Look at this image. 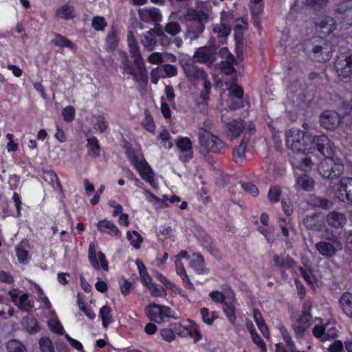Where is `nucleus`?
<instances>
[{
  "mask_svg": "<svg viewBox=\"0 0 352 352\" xmlns=\"http://www.w3.org/2000/svg\"><path fill=\"white\" fill-rule=\"evenodd\" d=\"M196 63L194 60L182 61L181 65L186 77L192 85H197L200 81L203 82L204 90L201 92L200 97L206 101L209 98L211 83L206 72L202 67H198Z\"/></svg>",
  "mask_w": 352,
  "mask_h": 352,
  "instance_id": "nucleus-2",
  "label": "nucleus"
},
{
  "mask_svg": "<svg viewBox=\"0 0 352 352\" xmlns=\"http://www.w3.org/2000/svg\"><path fill=\"white\" fill-rule=\"evenodd\" d=\"M326 221L329 226L338 229L342 228L345 226L347 219L344 213L333 210L327 214Z\"/></svg>",
  "mask_w": 352,
  "mask_h": 352,
  "instance_id": "nucleus-16",
  "label": "nucleus"
},
{
  "mask_svg": "<svg viewBox=\"0 0 352 352\" xmlns=\"http://www.w3.org/2000/svg\"><path fill=\"white\" fill-rule=\"evenodd\" d=\"M218 46L205 45L199 47L195 51L192 59L199 63L211 67L217 60Z\"/></svg>",
  "mask_w": 352,
  "mask_h": 352,
  "instance_id": "nucleus-5",
  "label": "nucleus"
},
{
  "mask_svg": "<svg viewBox=\"0 0 352 352\" xmlns=\"http://www.w3.org/2000/svg\"><path fill=\"white\" fill-rule=\"evenodd\" d=\"M87 148L89 154L93 157H98L100 155V146L95 137L88 139Z\"/></svg>",
  "mask_w": 352,
  "mask_h": 352,
  "instance_id": "nucleus-39",
  "label": "nucleus"
},
{
  "mask_svg": "<svg viewBox=\"0 0 352 352\" xmlns=\"http://www.w3.org/2000/svg\"><path fill=\"white\" fill-rule=\"evenodd\" d=\"M249 142V138L245 135L242 139L241 144L236 146L233 151V158L236 163H241L245 157V150Z\"/></svg>",
  "mask_w": 352,
  "mask_h": 352,
  "instance_id": "nucleus-21",
  "label": "nucleus"
},
{
  "mask_svg": "<svg viewBox=\"0 0 352 352\" xmlns=\"http://www.w3.org/2000/svg\"><path fill=\"white\" fill-rule=\"evenodd\" d=\"M232 80L234 83L228 88L230 94L238 99H243V89L242 87L236 83L237 81V78L236 76L232 77Z\"/></svg>",
  "mask_w": 352,
  "mask_h": 352,
  "instance_id": "nucleus-37",
  "label": "nucleus"
},
{
  "mask_svg": "<svg viewBox=\"0 0 352 352\" xmlns=\"http://www.w3.org/2000/svg\"><path fill=\"white\" fill-rule=\"evenodd\" d=\"M210 297L213 301L218 303H224L226 298V294H223L218 291H213L210 293Z\"/></svg>",
  "mask_w": 352,
  "mask_h": 352,
  "instance_id": "nucleus-59",
  "label": "nucleus"
},
{
  "mask_svg": "<svg viewBox=\"0 0 352 352\" xmlns=\"http://www.w3.org/2000/svg\"><path fill=\"white\" fill-rule=\"evenodd\" d=\"M315 182L308 175H301L296 179V185L306 191H311L314 188Z\"/></svg>",
  "mask_w": 352,
  "mask_h": 352,
  "instance_id": "nucleus-23",
  "label": "nucleus"
},
{
  "mask_svg": "<svg viewBox=\"0 0 352 352\" xmlns=\"http://www.w3.org/2000/svg\"><path fill=\"white\" fill-rule=\"evenodd\" d=\"M160 334L162 338L167 342H171L175 338L174 332L169 329H164L160 331Z\"/></svg>",
  "mask_w": 352,
  "mask_h": 352,
  "instance_id": "nucleus-61",
  "label": "nucleus"
},
{
  "mask_svg": "<svg viewBox=\"0 0 352 352\" xmlns=\"http://www.w3.org/2000/svg\"><path fill=\"white\" fill-rule=\"evenodd\" d=\"M126 237L129 241L131 242V245L135 249L140 248V244L143 241V238L142 236L137 232L133 231L131 232L128 231L126 232Z\"/></svg>",
  "mask_w": 352,
  "mask_h": 352,
  "instance_id": "nucleus-36",
  "label": "nucleus"
},
{
  "mask_svg": "<svg viewBox=\"0 0 352 352\" xmlns=\"http://www.w3.org/2000/svg\"><path fill=\"white\" fill-rule=\"evenodd\" d=\"M88 259L94 269L98 270L102 268L104 271L109 270L108 262L106 260L105 255L100 251L96 254L94 243L89 245Z\"/></svg>",
  "mask_w": 352,
  "mask_h": 352,
  "instance_id": "nucleus-10",
  "label": "nucleus"
},
{
  "mask_svg": "<svg viewBox=\"0 0 352 352\" xmlns=\"http://www.w3.org/2000/svg\"><path fill=\"white\" fill-rule=\"evenodd\" d=\"M343 350V344L340 340H336L330 345L328 352H340Z\"/></svg>",
  "mask_w": 352,
  "mask_h": 352,
  "instance_id": "nucleus-64",
  "label": "nucleus"
},
{
  "mask_svg": "<svg viewBox=\"0 0 352 352\" xmlns=\"http://www.w3.org/2000/svg\"><path fill=\"white\" fill-rule=\"evenodd\" d=\"M258 230L265 236L269 243H272L275 241L276 238L272 228L259 226Z\"/></svg>",
  "mask_w": 352,
  "mask_h": 352,
  "instance_id": "nucleus-47",
  "label": "nucleus"
},
{
  "mask_svg": "<svg viewBox=\"0 0 352 352\" xmlns=\"http://www.w3.org/2000/svg\"><path fill=\"white\" fill-rule=\"evenodd\" d=\"M223 311L226 314L229 320L233 323L236 319V316L234 313V307L232 304L226 301L223 303Z\"/></svg>",
  "mask_w": 352,
  "mask_h": 352,
  "instance_id": "nucleus-48",
  "label": "nucleus"
},
{
  "mask_svg": "<svg viewBox=\"0 0 352 352\" xmlns=\"http://www.w3.org/2000/svg\"><path fill=\"white\" fill-rule=\"evenodd\" d=\"M97 228L100 232L111 236H117L120 234L118 227L113 223L107 219L100 221L97 224Z\"/></svg>",
  "mask_w": 352,
  "mask_h": 352,
  "instance_id": "nucleus-20",
  "label": "nucleus"
},
{
  "mask_svg": "<svg viewBox=\"0 0 352 352\" xmlns=\"http://www.w3.org/2000/svg\"><path fill=\"white\" fill-rule=\"evenodd\" d=\"M27 331L31 333H36L39 330L37 320L32 316H27L22 322Z\"/></svg>",
  "mask_w": 352,
  "mask_h": 352,
  "instance_id": "nucleus-34",
  "label": "nucleus"
},
{
  "mask_svg": "<svg viewBox=\"0 0 352 352\" xmlns=\"http://www.w3.org/2000/svg\"><path fill=\"white\" fill-rule=\"evenodd\" d=\"M318 170L324 179H336L344 173V166L340 160L328 158L320 162Z\"/></svg>",
  "mask_w": 352,
  "mask_h": 352,
  "instance_id": "nucleus-4",
  "label": "nucleus"
},
{
  "mask_svg": "<svg viewBox=\"0 0 352 352\" xmlns=\"http://www.w3.org/2000/svg\"><path fill=\"white\" fill-rule=\"evenodd\" d=\"M184 19L186 22L185 38L190 41L199 38L205 30L208 14L202 10L190 8L186 10Z\"/></svg>",
  "mask_w": 352,
  "mask_h": 352,
  "instance_id": "nucleus-1",
  "label": "nucleus"
},
{
  "mask_svg": "<svg viewBox=\"0 0 352 352\" xmlns=\"http://www.w3.org/2000/svg\"><path fill=\"white\" fill-rule=\"evenodd\" d=\"M107 42L111 48H114L118 42L116 31L114 28H111L107 37Z\"/></svg>",
  "mask_w": 352,
  "mask_h": 352,
  "instance_id": "nucleus-56",
  "label": "nucleus"
},
{
  "mask_svg": "<svg viewBox=\"0 0 352 352\" xmlns=\"http://www.w3.org/2000/svg\"><path fill=\"white\" fill-rule=\"evenodd\" d=\"M329 0H306L307 6L314 10H321L327 6Z\"/></svg>",
  "mask_w": 352,
  "mask_h": 352,
  "instance_id": "nucleus-50",
  "label": "nucleus"
},
{
  "mask_svg": "<svg viewBox=\"0 0 352 352\" xmlns=\"http://www.w3.org/2000/svg\"><path fill=\"white\" fill-rule=\"evenodd\" d=\"M313 151L316 148L325 159L333 158L334 147L329 138L325 135L314 136Z\"/></svg>",
  "mask_w": 352,
  "mask_h": 352,
  "instance_id": "nucleus-7",
  "label": "nucleus"
},
{
  "mask_svg": "<svg viewBox=\"0 0 352 352\" xmlns=\"http://www.w3.org/2000/svg\"><path fill=\"white\" fill-rule=\"evenodd\" d=\"M314 137L296 128L292 129L286 133V145L292 151V153H312L313 145H314Z\"/></svg>",
  "mask_w": 352,
  "mask_h": 352,
  "instance_id": "nucleus-3",
  "label": "nucleus"
},
{
  "mask_svg": "<svg viewBox=\"0 0 352 352\" xmlns=\"http://www.w3.org/2000/svg\"><path fill=\"white\" fill-rule=\"evenodd\" d=\"M308 154L304 152L290 153L289 158L293 167L304 171L311 169L314 163Z\"/></svg>",
  "mask_w": 352,
  "mask_h": 352,
  "instance_id": "nucleus-11",
  "label": "nucleus"
},
{
  "mask_svg": "<svg viewBox=\"0 0 352 352\" xmlns=\"http://www.w3.org/2000/svg\"><path fill=\"white\" fill-rule=\"evenodd\" d=\"M213 30L214 32L218 34L219 36L221 37H227L230 32V28L223 23L216 25L213 28Z\"/></svg>",
  "mask_w": 352,
  "mask_h": 352,
  "instance_id": "nucleus-53",
  "label": "nucleus"
},
{
  "mask_svg": "<svg viewBox=\"0 0 352 352\" xmlns=\"http://www.w3.org/2000/svg\"><path fill=\"white\" fill-rule=\"evenodd\" d=\"M130 47V52L131 53L133 57L134 58L133 63L134 64L143 62V58L140 54L138 45L136 42L131 43L129 44Z\"/></svg>",
  "mask_w": 352,
  "mask_h": 352,
  "instance_id": "nucleus-46",
  "label": "nucleus"
},
{
  "mask_svg": "<svg viewBox=\"0 0 352 352\" xmlns=\"http://www.w3.org/2000/svg\"><path fill=\"white\" fill-rule=\"evenodd\" d=\"M39 347L41 352H54L53 343L48 337H43L40 339Z\"/></svg>",
  "mask_w": 352,
  "mask_h": 352,
  "instance_id": "nucleus-42",
  "label": "nucleus"
},
{
  "mask_svg": "<svg viewBox=\"0 0 352 352\" xmlns=\"http://www.w3.org/2000/svg\"><path fill=\"white\" fill-rule=\"evenodd\" d=\"M49 326L50 329L54 332L63 335L64 334V330L60 321L57 319H52L49 321Z\"/></svg>",
  "mask_w": 352,
  "mask_h": 352,
  "instance_id": "nucleus-52",
  "label": "nucleus"
},
{
  "mask_svg": "<svg viewBox=\"0 0 352 352\" xmlns=\"http://www.w3.org/2000/svg\"><path fill=\"white\" fill-rule=\"evenodd\" d=\"M241 187L246 192H250L253 196H256L258 194V189L257 187L251 183H243Z\"/></svg>",
  "mask_w": 352,
  "mask_h": 352,
  "instance_id": "nucleus-60",
  "label": "nucleus"
},
{
  "mask_svg": "<svg viewBox=\"0 0 352 352\" xmlns=\"http://www.w3.org/2000/svg\"><path fill=\"white\" fill-rule=\"evenodd\" d=\"M340 189L335 190V196L342 201L346 199L352 202V178L342 177L339 182Z\"/></svg>",
  "mask_w": 352,
  "mask_h": 352,
  "instance_id": "nucleus-14",
  "label": "nucleus"
},
{
  "mask_svg": "<svg viewBox=\"0 0 352 352\" xmlns=\"http://www.w3.org/2000/svg\"><path fill=\"white\" fill-rule=\"evenodd\" d=\"M100 316L102 321V326L107 328L111 322V308L107 306H103L100 311Z\"/></svg>",
  "mask_w": 352,
  "mask_h": 352,
  "instance_id": "nucleus-40",
  "label": "nucleus"
},
{
  "mask_svg": "<svg viewBox=\"0 0 352 352\" xmlns=\"http://www.w3.org/2000/svg\"><path fill=\"white\" fill-rule=\"evenodd\" d=\"M141 43L144 47L149 51L153 50L156 45V41L154 36L151 32L148 31L142 36Z\"/></svg>",
  "mask_w": 352,
  "mask_h": 352,
  "instance_id": "nucleus-38",
  "label": "nucleus"
},
{
  "mask_svg": "<svg viewBox=\"0 0 352 352\" xmlns=\"http://www.w3.org/2000/svg\"><path fill=\"white\" fill-rule=\"evenodd\" d=\"M254 319L263 336L268 338L270 337V331L261 312L256 309H254Z\"/></svg>",
  "mask_w": 352,
  "mask_h": 352,
  "instance_id": "nucleus-26",
  "label": "nucleus"
},
{
  "mask_svg": "<svg viewBox=\"0 0 352 352\" xmlns=\"http://www.w3.org/2000/svg\"><path fill=\"white\" fill-rule=\"evenodd\" d=\"M144 113L146 114V118L142 124L147 131L153 132L155 129V124L153 123V118L149 116L148 110L146 109Z\"/></svg>",
  "mask_w": 352,
  "mask_h": 352,
  "instance_id": "nucleus-54",
  "label": "nucleus"
},
{
  "mask_svg": "<svg viewBox=\"0 0 352 352\" xmlns=\"http://www.w3.org/2000/svg\"><path fill=\"white\" fill-rule=\"evenodd\" d=\"M303 224L307 228L314 231H322L324 228V221L318 213L306 216L303 219Z\"/></svg>",
  "mask_w": 352,
  "mask_h": 352,
  "instance_id": "nucleus-15",
  "label": "nucleus"
},
{
  "mask_svg": "<svg viewBox=\"0 0 352 352\" xmlns=\"http://www.w3.org/2000/svg\"><path fill=\"white\" fill-rule=\"evenodd\" d=\"M323 229H324L322 234V238L323 239L327 241L328 243H336L337 244H341L338 237L333 234V231L331 229L327 228L325 226Z\"/></svg>",
  "mask_w": 352,
  "mask_h": 352,
  "instance_id": "nucleus-45",
  "label": "nucleus"
},
{
  "mask_svg": "<svg viewBox=\"0 0 352 352\" xmlns=\"http://www.w3.org/2000/svg\"><path fill=\"white\" fill-rule=\"evenodd\" d=\"M132 162L142 178L148 182L153 188H156L157 184L153 178L154 173L147 162L144 159L139 160L136 157H134Z\"/></svg>",
  "mask_w": 352,
  "mask_h": 352,
  "instance_id": "nucleus-8",
  "label": "nucleus"
},
{
  "mask_svg": "<svg viewBox=\"0 0 352 352\" xmlns=\"http://www.w3.org/2000/svg\"><path fill=\"white\" fill-rule=\"evenodd\" d=\"M120 56L121 57L122 63L124 65V70L126 72L131 74L132 76H136L137 74L135 73V71L134 68L131 66V65L130 63V60L128 58L126 53L124 52H120Z\"/></svg>",
  "mask_w": 352,
  "mask_h": 352,
  "instance_id": "nucleus-41",
  "label": "nucleus"
},
{
  "mask_svg": "<svg viewBox=\"0 0 352 352\" xmlns=\"http://www.w3.org/2000/svg\"><path fill=\"white\" fill-rule=\"evenodd\" d=\"M236 62V60H225L221 61L220 63L219 68L221 70L227 75L232 74L236 72V69L233 67V64Z\"/></svg>",
  "mask_w": 352,
  "mask_h": 352,
  "instance_id": "nucleus-43",
  "label": "nucleus"
},
{
  "mask_svg": "<svg viewBox=\"0 0 352 352\" xmlns=\"http://www.w3.org/2000/svg\"><path fill=\"white\" fill-rule=\"evenodd\" d=\"M294 330L296 336L299 338H302L304 335L305 331L309 328L308 324H303L299 322L298 320L293 325Z\"/></svg>",
  "mask_w": 352,
  "mask_h": 352,
  "instance_id": "nucleus-55",
  "label": "nucleus"
},
{
  "mask_svg": "<svg viewBox=\"0 0 352 352\" xmlns=\"http://www.w3.org/2000/svg\"><path fill=\"white\" fill-rule=\"evenodd\" d=\"M162 69L169 76H175L177 74V69L175 65L165 64L162 66Z\"/></svg>",
  "mask_w": 352,
  "mask_h": 352,
  "instance_id": "nucleus-62",
  "label": "nucleus"
},
{
  "mask_svg": "<svg viewBox=\"0 0 352 352\" xmlns=\"http://www.w3.org/2000/svg\"><path fill=\"white\" fill-rule=\"evenodd\" d=\"M177 147L183 152H186L184 155L185 160H189L192 157V142L188 138H181L176 142Z\"/></svg>",
  "mask_w": 352,
  "mask_h": 352,
  "instance_id": "nucleus-22",
  "label": "nucleus"
},
{
  "mask_svg": "<svg viewBox=\"0 0 352 352\" xmlns=\"http://www.w3.org/2000/svg\"><path fill=\"white\" fill-rule=\"evenodd\" d=\"M151 294L154 296H164L166 294V291L162 287H157L155 283L149 285L148 287Z\"/></svg>",
  "mask_w": 352,
  "mask_h": 352,
  "instance_id": "nucleus-58",
  "label": "nucleus"
},
{
  "mask_svg": "<svg viewBox=\"0 0 352 352\" xmlns=\"http://www.w3.org/2000/svg\"><path fill=\"white\" fill-rule=\"evenodd\" d=\"M92 26L96 30H102L106 26L104 19L102 16H95L92 20Z\"/></svg>",
  "mask_w": 352,
  "mask_h": 352,
  "instance_id": "nucleus-57",
  "label": "nucleus"
},
{
  "mask_svg": "<svg viewBox=\"0 0 352 352\" xmlns=\"http://www.w3.org/2000/svg\"><path fill=\"white\" fill-rule=\"evenodd\" d=\"M340 115L334 111H325L320 117V125L327 130L336 129L340 125Z\"/></svg>",
  "mask_w": 352,
  "mask_h": 352,
  "instance_id": "nucleus-13",
  "label": "nucleus"
},
{
  "mask_svg": "<svg viewBox=\"0 0 352 352\" xmlns=\"http://www.w3.org/2000/svg\"><path fill=\"white\" fill-rule=\"evenodd\" d=\"M181 30V25L175 21L168 22L164 27V31L173 36L179 33Z\"/></svg>",
  "mask_w": 352,
  "mask_h": 352,
  "instance_id": "nucleus-44",
  "label": "nucleus"
},
{
  "mask_svg": "<svg viewBox=\"0 0 352 352\" xmlns=\"http://www.w3.org/2000/svg\"><path fill=\"white\" fill-rule=\"evenodd\" d=\"M335 68L339 76L346 78L352 74V54L339 57L335 63Z\"/></svg>",
  "mask_w": 352,
  "mask_h": 352,
  "instance_id": "nucleus-12",
  "label": "nucleus"
},
{
  "mask_svg": "<svg viewBox=\"0 0 352 352\" xmlns=\"http://www.w3.org/2000/svg\"><path fill=\"white\" fill-rule=\"evenodd\" d=\"M335 11L339 14H347L352 11V1L342 0L336 5Z\"/></svg>",
  "mask_w": 352,
  "mask_h": 352,
  "instance_id": "nucleus-35",
  "label": "nucleus"
},
{
  "mask_svg": "<svg viewBox=\"0 0 352 352\" xmlns=\"http://www.w3.org/2000/svg\"><path fill=\"white\" fill-rule=\"evenodd\" d=\"M333 51V45L327 41L322 40L319 45L313 47L310 56L316 62L324 63L330 60Z\"/></svg>",
  "mask_w": 352,
  "mask_h": 352,
  "instance_id": "nucleus-6",
  "label": "nucleus"
},
{
  "mask_svg": "<svg viewBox=\"0 0 352 352\" xmlns=\"http://www.w3.org/2000/svg\"><path fill=\"white\" fill-rule=\"evenodd\" d=\"M145 311L151 321L159 324L166 321L163 316L161 305L155 303L150 304L146 307Z\"/></svg>",
  "mask_w": 352,
  "mask_h": 352,
  "instance_id": "nucleus-19",
  "label": "nucleus"
},
{
  "mask_svg": "<svg viewBox=\"0 0 352 352\" xmlns=\"http://www.w3.org/2000/svg\"><path fill=\"white\" fill-rule=\"evenodd\" d=\"M56 16L64 19H72L75 17V10L72 6L68 3L63 5L56 12Z\"/></svg>",
  "mask_w": 352,
  "mask_h": 352,
  "instance_id": "nucleus-25",
  "label": "nucleus"
},
{
  "mask_svg": "<svg viewBox=\"0 0 352 352\" xmlns=\"http://www.w3.org/2000/svg\"><path fill=\"white\" fill-rule=\"evenodd\" d=\"M314 206L321 208L324 210H329L333 208V202L327 198L321 197H314L311 199Z\"/></svg>",
  "mask_w": 352,
  "mask_h": 352,
  "instance_id": "nucleus-32",
  "label": "nucleus"
},
{
  "mask_svg": "<svg viewBox=\"0 0 352 352\" xmlns=\"http://www.w3.org/2000/svg\"><path fill=\"white\" fill-rule=\"evenodd\" d=\"M135 263H136V265L139 270L140 278H141L143 283L148 288L149 287V285H151L153 283L152 281V279L150 277V276L148 275V274L147 273L146 268L145 265H144V263L138 259L136 261Z\"/></svg>",
  "mask_w": 352,
  "mask_h": 352,
  "instance_id": "nucleus-30",
  "label": "nucleus"
},
{
  "mask_svg": "<svg viewBox=\"0 0 352 352\" xmlns=\"http://www.w3.org/2000/svg\"><path fill=\"white\" fill-rule=\"evenodd\" d=\"M316 25L324 34H329L335 29V21L333 18L325 16L319 20Z\"/></svg>",
  "mask_w": 352,
  "mask_h": 352,
  "instance_id": "nucleus-27",
  "label": "nucleus"
},
{
  "mask_svg": "<svg viewBox=\"0 0 352 352\" xmlns=\"http://www.w3.org/2000/svg\"><path fill=\"white\" fill-rule=\"evenodd\" d=\"M227 135L231 138L238 137L245 129V122L243 120H233L226 124Z\"/></svg>",
  "mask_w": 352,
  "mask_h": 352,
  "instance_id": "nucleus-18",
  "label": "nucleus"
},
{
  "mask_svg": "<svg viewBox=\"0 0 352 352\" xmlns=\"http://www.w3.org/2000/svg\"><path fill=\"white\" fill-rule=\"evenodd\" d=\"M6 349L8 352H28L23 343L16 339H12L8 341Z\"/></svg>",
  "mask_w": 352,
  "mask_h": 352,
  "instance_id": "nucleus-28",
  "label": "nucleus"
},
{
  "mask_svg": "<svg viewBox=\"0 0 352 352\" xmlns=\"http://www.w3.org/2000/svg\"><path fill=\"white\" fill-rule=\"evenodd\" d=\"M316 248L322 256L332 257L336 254V252L342 249V245L337 244L336 243H332L321 241L316 244Z\"/></svg>",
  "mask_w": 352,
  "mask_h": 352,
  "instance_id": "nucleus-17",
  "label": "nucleus"
},
{
  "mask_svg": "<svg viewBox=\"0 0 352 352\" xmlns=\"http://www.w3.org/2000/svg\"><path fill=\"white\" fill-rule=\"evenodd\" d=\"M199 142L207 151L213 153H221L225 147V144L221 140L209 133L200 135Z\"/></svg>",
  "mask_w": 352,
  "mask_h": 352,
  "instance_id": "nucleus-9",
  "label": "nucleus"
},
{
  "mask_svg": "<svg viewBox=\"0 0 352 352\" xmlns=\"http://www.w3.org/2000/svg\"><path fill=\"white\" fill-rule=\"evenodd\" d=\"M138 72H135L137 76H134L138 82L146 85L148 82V74L143 62L135 63Z\"/></svg>",
  "mask_w": 352,
  "mask_h": 352,
  "instance_id": "nucleus-29",
  "label": "nucleus"
},
{
  "mask_svg": "<svg viewBox=\"0 0 352 352\" xmlns=\"http://www.w3.org/2000/svg\"><path fill=\"white\" fill-rule=\"evenodd\" d=\"M340 303L343 311L349 317L352 318V294L345 292L342 294Z\"/></svg>",
  "mask_w": 352,
  "mask_h": 352,
  "instance_id": "nucleus-24",
  "label": "nucleus"
},
{
  "mask_svg": "<svg viewBox=\"0 0 352 352\" xmlns=\"http://www.w3.org/2000/svg\"><path fill=\"white\" fill-rule=\"evenodd\" d=\"M147 13L150 16V17L156 22L160 21L162 20V15L158 9L155 8H150L146 10Z\"/></svg>",
  "mask_w": 352,
  "mask_h": 352,
  "instance_id": "nucleus-63",
  "label": "nucleus"
},
{
  "mask_svg": "<svg viewBox=\"0 0 352 352\" xmlns=\"http://www.w3.org/2000/svg\"><path fill=\"white\" fill-rule=\"evenodd\" d=\"M75 109L72 106H67L62 111V116L66 122H72L74 119Z\"/></svg>",
  "mask_w": 352,
  "mask_h": 352,
  "instance_id": "nucleus-49",
  "label": "nucleus"
},
{
  "mask_svg": "<svg viewBox=\"0 0 352 352\" xmlns=\"http://www.w3.org/2000/svg\"><path fill=\"white\" fill-rule=\"evenodd\" d=\"M52 43L58 47H66L72 50H76L75 45L71 41L59 34H55V38L52 40Z\"/></svg>",
  "mask_w": 352,
  "mask_h": 352,
  "instance_id": "nucleus-31",
  "label": "nucleus"
},
{
  "mask_svg": "<svg viewBox=\"0 0 352 352\" xmlns=\"http://www.w3.org/2000/svg\"><path fill=\"white\" fill-rule=\"evenodd\" d=\"M281 190L279 187L273 186L270 188L268 198L272 202H277L280 197Z\"/></svg>",
  "mask_w": 352,
  "mask_h": 352,
  "instance_id": "nucleus-51",
  "label": "nucleus"
},
{
  "mask_svg": "<svg viewBox=\"0 0 352 352\" xmlns=\"http://www.w3.org/2000/svg\"><path fill=\"white\" fill-rule=\"evenodd\" d=\"M234 40L236 41V52L239 58H243V31L234 30Z\"/></svg>",
  "mask_w": 352,
  "mask_h": 352,
  "instance_id": "nucleus-33",
  "label": "nucleus"
}]
</instances>
